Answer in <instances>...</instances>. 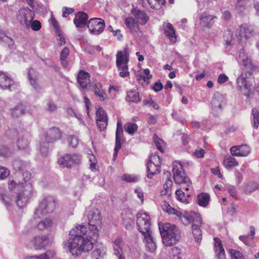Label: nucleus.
Listing matches in <instances>:
<instances>
[{
    "instance_id": "nucleus-1",
    "label": "nucleus",
    "mask_w": 259,
    "mask_h": 259,
    "mask_svg": "<svg viewBox=\"0 0 259 259\" xmlns=\"http://www.w3.org/2000/svg\"><path fill=\"white\" fill-rule=\"evenodd\" d=\"M87 217L88 225H79L72 228L69 233V239L64 242L73 256H78L82 252L91 250L99 237L97 226L101 223V212L96 208H89Z\"/></svg>"
},
{
    "instance_id": "nucleus-2",
    "label": "nucleus",
    "mask_w": 259,
    "mask_h": 259,
    "mask_svg": "<svg viewBox=\"0 0 259 259\" xmlns=\"http://www.w3.org/2000/svg\"><path fill=\"white\" fill-rule=\"evenodd\" d=\"M137 225L138 230L144 236L146 248L153 252L156 249V244L152 236L149 215L145 212H139L137 216Z\"/></svg>"
},
{
    "instance_id": "nucleus-3",
    "label": "nucleus",
    "mask_w": 259,
    "mask_h": 259,
    "mask_svg": "<svg viewBox=\"0 0 259 259\" xmlns=\"http://www.w3.org/2000/svg\"><path fill=\"white\" fill-rule=\"evenodd\" d=\"M159 229L162 242L166 246H172L180 240L181 231L176 225L165 223L163 225H159Z\"/></svg>"
},
{
    "instance_id": "nucleus-4",
    "label": "nucleus",
    "mask_w": 259,
    "mask_h": 259,
    "mask_svg": "<svg viewBox=\"0 0 259 259\" xmlns=\"http://www.w3.org/2000/svg\"><path fill=\"white\" fill-rule=\"evenodd\" d=\"M236 83L238 90L242 94L247 98H250L252 96L255 84L254 76L251 72H242L237 78Z\"/></svg>"
},
{
    "instance_id": "nucleus-5",
    "label": "nucleus",
    "mask_w": 259,
    "mask_h": 259,
    "mask_svg": "<svg viewBox=\"0 0 259 259\" xmlns=\"http://www.w3.org/2000/svg\"><path fill=\"white\" fill-rule=\"evenodd\" d=\"M129 51L127 48L123 51H118L116 56V64L117 69L119 71V75L122 78L130 75L127 63L129 61Z\"/></svg>"
},
{
    "instance_id": "nucleus-6",
    "label": "nucleus",
    "mask_w": 259,
    "mask_h": 259,
    "mask_svg": "<svg viewBox=\"0 0 259 259\" xmlns=\"http://www.w3.org/2000/svg\"><path fill=\"white\" fill-rule=\"evenodd\" d=\"M172 166L173 177L175 183L185 185L183 189L188 191L189 186L191 184V182L184 172L182 165L179 161H175Z\"/></svg>"
},
{
    "instance_id": "nucleus-7",
    "label": "nucleus",
    "mask_w": 259,
    "mask_h": 259,
    "mask_svg": "<svg viewBox=\"0 0 259 259\" xmlns=\"http://www.w3.org/2000/svg\"><path fill=\"white\" fill-rule=\"evenodd\" d=\"M19 187L20 192L17 195L16 203L19 207L22 208L26 205L31 196L33 191L32 185L30 182H26L22 183Z\"/></svg>"
},
{
    "instance_id": "nucleus-8",
    "label": "nucleus",
    "mask_w": 259,
    "mask_h": 259,
    "mask_svg": "<svg viewBox=\"0 0 259 259\" xmlns=\"http://www.w3.org/2000/svg\"><path fill=\"white\" fill-rule=\"evenodd\" d=\"M56 201L52 196H47L44 198L40 202L38 207L34 213L38 218L48 213L52 212L55 208Z\"/></svg>"
},
{
    "instance_id": "nucleus-9",
    "label": "nucleus",
    "mask_w": 259,
    "mask_h": 259,
    "mask_svg": "<svg viewBox=\"0 0 259 259\" xmlns=\"http://www.w3.org/2000/svg\"><path fill=\"white\" fill-rule=\"evenodd\" d=\"M34 12L28 8H23L19 10L17 15V20L26 28L30 27L31 21L34 19Z\"/></svg>"
},
{
    "instance_id": "nucleus-10",
    "label": "nucleus",
    "mask_w": 259,
    "mask_h": 259,
    "mask_svg": "<svg viewBox=\"0 0 259 259\" xmlns=\"http://www.w3.org/2000/svg\"><path fill=\"white\" fill-rule=\"evenodd\" d=\"M88 27L92 34L99 35L104 29V21L101 18H92L88 22Z\"/></svg>"
},
{
    "instance_id": "nucleus-11",
    "label": "nucleus",
    "mask_w": 259,
    "mask_h": 259,
    "mask_svg": "<svg viewBox=\"0 0 259 259\" xmlns=\"http://www.w3.org/2000/svg\"><path fill=\"white\" fill-rule=\"evenodd\" d=\"M13 134V136H19V138L17 141V146L20 149H25L26 148L29 144L30 135L29 133L24 132H18L16 129H13L8 132Z\"/></svg>"
},
{
    "instance_id": "nucleus-12",
    "label": "nucleus",
    "mask_w": 259,
    "mask_h": 259,
    "mask_svg": "<svg viewBox=\"0 0 259 259\" xmlns=\"http://www.w3.org/2000/svg\"><path fill=\"white\" fill-rule=\"evenodd\" d=\"M255 32L253 27L247 24H243L240 25L236 32V36L240 40L243 38L248 39L253 36Z\"/></svg>"
},
{
    "instance_id": "nucleus-13",
    "label": "nucleus",
    "mask_w": 259,
    "mask_h": 259,
    "mask_svg": "<svg viewBox=\"0 0 259 259\" xmlns=\"http://www.w3.org/2000/svg\"><path fill=\"white\" fill-rule=\"evenodd\" d=\"M224 99L223 95L219 93L214 94L211 101V109L212 113L218 116L222 111Z\"/></svg>"
},
{
    "instance_id": "nucleus-14",
    "label": "nucleus",
    "mask_w": 259,
    "mask_h": 259,
    "mask_svg": "<svg viewBox=\"0 0 259 259\" xmlns=\"http://www.w3.org/2000/svg\"><path fill=\"white\" fill-rule=\"evenodd\" d=\"M62 134L59 128L53 127L45 132L41 138H43L47 143H52L60 140Z\"/></svg>"
},
{
    "instance_id": "nucleus-15",
    "label": "nucleus",
    "mask_w": 259,
    "mask_h": 259,
    "mask_svg": "<svg viewBox=\"0 0 259 259\" xmlns=\"http://www.w3.org/2000/svg\"><path fill=\"white\" fill-rule=\"evenodd\" d=\"M159 159V157L153 155L150 157L149 162L147 163V177L152 179L155 175L158 174L160 172V167L158 164H155L152 160Z\"/></svg>"
},
{
    "instance_id": "nucleus-16",
    "label": "nucleus",
    "mask_w": 259,
    "mask_h": 259,
    "mask_svg": "<svg viewBox=\"0 0 259 259\" xmlns=\"http://www.w3.org/2000/svg\"><path fill=\"white\" fill-rule=\"evenodd\" d=\"M202 224V219L200 215H196V220L194 223L192 224V230L195 241L200 243L202 239V232L200 229V226Z\"/></svg>"
},
{
    "instance_id": "nucleus-17",
    "label": "nucleus",
    "mask_w": 259,
    "mask_h": 259,
    "mask_svg": "<svg viewBox=\"0 0 259 259\" xmlns=\"http://www.w3.org/2000/svg\"><path fill=\"white\" fill-rule=\"evenodd\" d=\"M250 152L249 147L246 145L234 146L231 148V154L235 156H246Z\"/></svg>"
},
{
    "instance_id": "nucleus-18",
    "label": "nucleus",
    "mask_w": 259,
    "mask_h": 259,
    "mask_svg": "<svg viewBox=\"0 0 259 259\" xmlns=\"http://www.w3.org/2000/svg\"><path fill=\"white\" fill-rule=\"evenodd\" d=\"M123 135V130L122 123L120 121H118L117 123V127L116 131V138H115V146L114 148V157H116L117 155L118 150L121 147V138Z\"/></svg>"
},
{
    "instance_id": "nucleus-19",
    "label": "nucleus",
    "mask_w": 259,
    "mask_h": 259,
    "mask_svg": "<svg viewBox=\"0 0 259 259\" xmlns=\"http://www.w3.org/2000/svg\"><path fill=\"white\" fill-rule=\"evenodd\" d=\"M28 76L31 86L33 88L35 91L37 92H39L41 90V88L38 83V72L33 69L30 68L28 70Z\"/></svg>"
},
{
    "instance_id": "nucleus-20",
    "label": "nucleus",
    "mask_w": 259,
    "mask_h": 259,
    "mask_svg": "<svg viewBox=\"0 0 259 259\" xmlns=\"http://www.w3.org/2000/svg\"><path fill=\"white\" fill-rule=\"evenodd\" d=\"M137 22L141 25H145L149 20L147 14L143 11L137 9H134L132 11Z\"/></svg>"
},
{
    "instance_id": "nucleus-21",
    "label": "nucleus",
    "mask_w": 259,
    "mask_h": 259,
    "mask_svg": "<svg viewBox=\"0 0 259 259\" xmlns=\"http://www.w3.org/2000/svg\"><path fill=\"white\" fill-rule=\"evenodd\" d=\"M88 19V15L83 12H79L75 16L73 22L77 28H82L85 26Z\"/></svg>"
},
{
    "instance_id": "nucleus-22",
    "label": "nucleus",
    "mask_w": 259,
    "mask_h": 259,
    "mask_svg": "<svg viewBox=\"0 0 259 259\" xmlns=\"http://www.w3.org/2000/svg\"><path fill=\"white\" fill-rule=\"evenodd\" d=\"M35 249H40L49 244V238L46 235L37 236L33 238L31 241Z\"/></svg>"
},
{
    "instance_id": "nucleus-23",
    "label": "nucleus",
    "mask_w": 259,
    "mask_h": 259,
    "mask_svg": "<svg viewBox=\"0 0 259 259\" xmlns=\"http://www.w3.org/2000/svg\"><path fill=\"white\" fill-rule=\"evenodd\" d=\"M163 28L165 35L168 37L171 41L176 42V32L172 24L168 22H164L163 24Z\"/></svg>"
},
{
    "instance_id": "nucleus-24",
    "label": "nucleus",
    "mask_w": 259,
    "mask_h": 259,
    "mask_svg": "<svg viewBox=\"0 0 259 259\" xmlns=\"http://www.w3.org/2000/svg\"><path fill=\"white\" fill-rule=\"evenodd\" d=\"M90 75L89 73L80 71L77 76V81L82 89H85L90 83Z\"/></svg>"
},
{
    "instance_id": "nucleus-25",
    "label": "nucleus",
    "mask_w": 259,
    "mask_h": 259,
    "mask_svg": "<svg viewBox=\"0 0 259 259\" xmlns=\"http://www.w3.org/2000/svg\"><path fill=\"white\" fill-rule=\"evenodd\" d=\"M217 17L210 15H207L205 13L202 14L200 17V25L206 28H210L213 24L212 20Z\"/></svg>"
},
{
    "instance_id": "nucleus-26",
    "label": "nucleus",
    "mask_w": 259,
    "mask_h": 259,
    "mask_svg": "<svg viewBox=\"0 0 259 259\" xmlns=\"http://www.w3.org/2000/svg\"><path fill=\"white\" fill-rule=\"evenodd\" d=\"M106 248L102 244H97L92 253V259H102L106 254Z\"/></svg>"
},
{
    "instance_id": "nucleus-27",
    "label": "nucleus",
    "mask_w": 259,
    "mask_h": 259,
    "mask_svg": "<svg viewBox=\"0 0 259 259\" xmlns=\"http://www.w3.org/2000/svg\"><path fill=\"white\" fill-rule=\"evenodd\" d=\"M214 240L215 242L214 247L215 251L217 254V259H225V250L223 247L221 240L219 238H214Z\"/></svg>"
},
{
    "instance_id": "nucleus-28",
    "label": "nucleus",
    "mask_w": 259,
    "mask_h": 259,
    "mask_svg": "<svg viewBox=\"0 0 259 259\" xmlns=\"http://www.w3.org/2000/svg\"><path fill=\"white\" fill-rule=\"evenodd\" d=\"M14 81L3 72L0 79V88L5 90H10Z\"/></svg>"
},
{
    "instance_id": "nucleus-29",
    "label": "nucleus",
    "mask_w": 259,
    "mask_h": 259,
    "mask_svg": "<svg viewBox=\"0 0 259 259\" xmlns=\"http://www.w3.org/2000/svg\"><path fill=\"white\" fill-rule=\"evenodd\" d=\"M122 242L121 239H116L113 243L114 254L117 256L119 259H125V258L122 255Z\"/></svg>"
},
{
    "instance_id": "nucleus-30",
    "label": "nucleus",
    "mask_w": 259,
    "mask_h": 259,
    "mask_svg": "<svg viewBox=\"0 0 259 259\" xmlns=\"http://www.w3.org/2000/svg\"><path fill=\"white\" fill-rule=\"evenodd\" d=\"M25 108L22 104H17L11 109V115L13 117L18 118L25 113Z\"/></svg>"
},
{
    "instance_id": "nucleus-31",
    "label": "nucleus",
    "mask_w": 259,
    "mask_h": 259,
    "mask_svg": "<svg viewBox=\"0 0 259 259\" xmlns=\"http://www.w3.org/2000/svg\"><path fill=\"white\" fill-rule=\"evenodd\" d=\"M0 41L7 45L10 49H13L14 46L13 39L6 35L4 31L0 30Z\"/></svg>"
},
{
    "instance_id": "nucleus-32",
    "label": "nucleus",
    "mask_w": 259,
    "mask_h": 259,
    "mask_svg": "<svg viewBox=\"0 0 259 259\" xmlns=\"http://www.w3.org/2000/svg\"><path fill=\"white\" fill-rule=\"evenodd\" d=\"M196 215L198 214H194V215H190L188 213L183 214L181 213V216L178 217L181 219L183 224L185 225H188L191 223H194V221L196 220Z\"/></svg>"
},
{
    "instance_id": "nucleus-33",
    "label": "nucleus",
    "mask_w": 259,
    "mask_h": 259,
    "mask_svg": "<svg viewBox=\"0 0 259 259\" xmlns=\"http://www.w3.org/2000/svg\"><path fill=\"white\" fill-rule=\"evenodd\" d=\"M126 100L127 102L138 103L140 102L139 94L136 91H130L127 93Z\"/></svg>"
},
{
    "instance_id": "nucleus-34",
    "label": "nucleus",
    "mask_w": 259,
    "mask_h": 259,
    "mask_svg": "<svg viewBox=\"0 0 259 259\" xmlns=\"http://www.w3.org/2000/svg\"><path fill=\"white\" fill-rule=\"evenodd\" d=\"M210 197L207 193H202L197 196L198 204L201 206L206 207L209 203Z\"/></svg>"
},
{
    "instance_id": "nucleus-35",
    "label": "nucleus",
    "mask_w": 259,
    "mask_h": 259,
    "mask_svg": "<svg viewBox=\"0 0 259 259\" xmlns=\"http://www.w3.org/2000/svg\"><path fill=\"white\" fill-rule=\"evenodd\" d=\"M258 189V184L254 182H250L245 184L244 187V191L246 194H249Z\"/></svg>"
},
{
    "instance_id": "nucleus-36",
    "label": "nucleus",
    "mask_w": 259,
    "mask_h": 259,
    "mask_svg": "<svg viewBox=\"0 0 259 259\" xmlns=\"http://www.w3.org/2000/svg\"><path fill=\"white\" fill-rule=\"evenodd\" d=\"M126 26L130 29L131 32H136L139 29V26L135 23L132 17H127L125 20Z\"/></svg>"
},
{
    "instance_id": "nucleus-37",
    "label": "nucleus",
    "mask_w": 259,
    "mask_h": 259,
    "mask_svg": "<svg viewBox=\"0 0 259 259\" xmlns=\"http://www.w3.org/2000/svg\"><path fill=\"white\" fill-rule=\"evenodd\" d=\"M55 256V253L52 251H47L44 254H40L38 256H27L25 259H51Z\"/></svg>"
},
{
    "instance_id": "nucleus-38",
    "label": "nucleus",
    "mask_w": 259,
    "mask_h": 259,
    "mask_svg": "<svg viewBox=\"0 0 259 259\" xmlns=\"http://www.w3.org/2000/svg\"><path fill=\"white\" fill-rule=\"evenodd\" d=\"M224 165L226 168L232 167L237 166L238 162L233 157L228 156L225 157L224 160Z\"/></svg>"
},
{
    "instance_id": "nucleus-39",
    "label": "nucleus",
    "mask_w": 259,
    "mask_h": 259,
    "mask_svg": "<svg viewBox=\"0 0 259 259\" xmlns=\"http://www.w3.org/2000/svg\"><path fill=\"white\" fill-rule=\"evenodd\" d=\"M176 197L177 198L178 200H179L180 201L185 203H188L189 201L188 198L186 197V195L187 197H190V194L187 193L185 194V192L183 191L181 189L177 190L176 191Z\"/></svg>"
},
{
    "instance_id": "nucleus-40",
    "label": "nucleus",
    "mask_w": 259,
    "mask_h": 259,
    "mask_svg": "<svg viewBox=\"0 0 259 259\" xmlns=\"http://www.w3.org/2000/svg\"><path fill=\"white\" fill-rule=\"evenodd\" d=\"M70 157V154H68L65 155L63 157L59 159V164L63 167H70L71 166Z\"/></svg>"
},
{
    "instance_id": "nucleus-41",
    "label": "nucleus",
    "mask_w": 259,
    "mask_h": 259,
    "mask_svg": "<svg viewBox=\"0 0 259 259\" xmlns=\"http://www.w3.org/2000/svg\"><path fill=\"white\" fill-rule=\"evenodd\" d=\"M248 4L236 0L235 9L236 12L238 14H242L247 8Z\"/></svg>"
},
{
    "instance_id": "nucleus-42",
    "label": "nucleus",
    "mask_w": 259,
    "mask_h": 259,
    "mask_svg": "<svg viewBox=\"0 0 259 259\" xmlns=\"http://www.w3.org/2000/svg\"><path fill=\"white\" fill-rule=\"evenodd\" d=\"M53 222L49 219H46L43 221L39 222L37 225V228L42 230L45 229H48L52 226Z\"/></svg>"
},
{
    "instance_id": "nucleus-43",
    "label": "nucleus",
    "mask_w": 259,
    "mask_h": 259,
    "mask_svg": "<svg viewBox=\"0 0 259 259\" xmlns=\"http://www.w3.org/2000/svg\"><path fill=\"white\" fill-rule=\"evenodd\" d=\"M138 125L133 122H127L124 125L125 131L130 135L134 134L138 130Z\"/></svg>"
},
{
    "instance_id": "nucleus-44",
    "label": "nucleus",
    "mask_w": 259,
    "mask_h": 259,
    "mask_svg": "<svg viewBox=\"0 0 259 259\" xmlns=\"http://www.w3.org/2000/svg\"><path fill=\"white\" fill-rule=\"evenodd\" d=\"M252 114L253 120V126L255 128H257L259 125V109L257 108H253L252 109Z\"/></svg>"
},
{
    "instance_id": "nucleus-45",
    "label": "nucleus",
    "mask_w": 259,
    "mask_h": 259,
    "mask_svg": "<svg viewBox=\"0 0 259 259\" xmlns=\"http://www.w3.org/2000/svg\"><path fill=\"white\" fill-rule=\"evenodd\" d=\"M0 199L7 206H10L13 198L12 196L8 193L0 194Z\"/></svg>"
},
{
    "instance_id": "nucleus-46",
    "label": "nucleus",
    "mask_w": 259,
    "mask_h": 259,
    "mask_svg": "<svg viewBox=\"0 0 259 259\" xmlns=\"http://www.w3.org/2000/svg\"><path fill=\"white\" fill-rule=\"evenodd\" d=\"M165 175L167 177V179L163 185V188L165 189L166 193H171V188L172 186V182L170 179L168 178V177L170 176V174L169 172L167 171L165 174Z\"/></svg>"
},
{
    "instance_id": "nucleus-47",
    "label": "nucleus",
    "mask_w": 259,
    "mask_h": 259,
    "mask_svg": "<svg viewBox=\"0 0 259 259\" xmlns=\"http://www.w3.org/2000/svg\"><path fill=\"white\" fill-rule=\"evenodd\" d=\"M49 143H47L43 138H41L40 141V151L41 154L44 156H46L48 152Z\"/></svg>"
},
{
    "instance_id": "nucleus-48",
    "label": "nucleus",
    "mask_w": 259,
    "mask_h": 259,
    "mask_svg": "<svg viewBox=\"0 0 259 259\" xmlns=\"http://www.w3.org/2000/svg\"><path fill=\"white\" fill-rule=\"evenodd\" d=\"M165 211L168 214H174L177 215V217L181 216V212L179 211L176 209L171 207L170 205L167 203L164 204V208Z\"/></svg>"
},
{
    "instance_id": "nucleus-49",
    "label": "nucleus",
    "mask_w": 259,
    "mask_h": 259,
    "mask_svg": "<svg viewBox=\"0 0 259 259\" xmlns=\"http://www.w3.org/2000/svg\"><path fill=\"white\" fill-rule=\"evenodd\" d=\"M92 90L95 94L100 98V100L103 101L104 98L101 90V85L100 84H94L92 87Z\"/></svg>"
},
{
    "instance_id": "nucleus-50",
    "label": "nucleus",
    "mask_w": 259,
    "mask_h": 259,
    "mask_svg": "<svg viewBox=\"0 0 259 259\" xmlns=\"http://www.w3.org/2000/svg\"><path fill=\"white\" fill-rule=\"evenodd\" d=\"M238 62L242 65L244 67L249 68L251 66V61L250 60L246 57H243L242 56V55H239V57L238 59Z\"/></svg>"
},
{
    "instance_id": "nucleus-51",
    "label": "nucleus",
    "mask_w": 259,
    "mask_h": 259,
    "mask_svg": "<svg viewBox=\"0 0 259 259\" xmlns=\"http://www.w3.org/2000/svg\"><path fill=\"white\" fill-rule=\"evenodd\" d=\"M122 180L128 183H135L139 180V178L134 175L124 174L122 176Z\"/></svg>"
},
{
    "instance_id": "nucleus-52",
    "label": "nucleus",
    "mask_w": 259,
    "mask_h": 259,
    "mask_svg": "<svg viewBox=\"0 0 259 259\" xmlns=\"http://www.w3.org/2000/svg\"><path fill=\"white\" fill-rule=\"evenodd\" d=\"M97 120L100 121L107 120V116L105 111L101 108H99L96 112Z\"/></svg>"
},
{
    "instance_id": "nucleus-53",
    "label": "nucleus",
    "mask_w": 259,
    "mask_h": 259,
    "mask_svg": "<svg viewBox=\"0 0 259 259\" xmlns=\"http://www.w3.org/2000/svg\"><path fill=\"white\" fill-rule=\"evenodd\" d=\"M67 141L69 145L73 148H76L78 144V138L75 136H69L67 138Z\"/></svg>"
},
{
    "instance_id": "nucleus-54",
    "label": "nucleus",
    "mask_w": 259,
    "mask_h": 259,
    "mask_svg": "<svg viewBox=\"0 0 259 259\" xmlns=\"http://www.w3.org/2000/svg\"><path fill=\"white\" fill-rule=\"evenodd\" d=\"M30 27L34 31H38L40 29L41 25L39 21L32 20L30 22Z\"/></svg>"
},
{
    "instance_id": "nucleus-55",
    "label": "nucleus",
    "mask_w": 259,
    "mask_h": 259,
    "mask_svg": "<svg viewBox=\"0 0 259 259\" xmlns=\"http://www.w3.org/2000/svg\"><path fill=\"white\" fill-rule=\"evenodd\" d=\"M230 253L234 259H245L243 255L237 250L231 249Z\"/></svg>"
},
{
    "instance_id": "nucleus-56",
    "label": "nucleus",
    "mask_w": 259,
    "mask_h": 259,
    "mask_svg": "<svg viewBox=\"0 0 259 259\" xmlns=\"http://www.w3.org/2000/svg\"><path fill=\"white\" fill-rule=\"evenodd\" d=\"M23 162L18 159H16L13 161L12 165L14 169L16 170H20L22 169Z\"/></svg>"
},
{
    "instance_id": "nucleus-57",
    "label": "nucleus",
    "mask_w": 259,
    "mask_h": 259,
    "mask_svg": "<svg viewBox=\"0 0 259 259\" xmlns=\"http://www.w3.org/2000/svg\"><path fill=\"white\" fill-rule=\"evenodd\" d=\"M96 123L100 131L104 130V129L106 128L108 123L107 120L105 119L104 120L101 121L96 120Z\"/></svg>"
},
{
    "instance_id": "nucleus-58",
    "label": "nucleus",
    "mask_w": 259,
    "mask_h": 259,
    "mask_svg": "<svg viewBox=\"0 0 259 259\" xmlns=\"http://www.w3.org/2000/svg\"><path fill=\"white\" fill-rule=\"evenodd\" d=\"M70 157L71 165L73 163L78 164L80 162L81 157L79 155L76 154H70Z\"/></svg>"
},
{
    "instance_id": "nucleus-59",
    "label": "nucleus",
    "mask_w": 259,
    "mask_h": 259,
    "mask_svg": "<svg viewBox=\"0 0 259 259\" xmlns=\"http://www.w3.org/2000/svg\"><path fill=\"white\" fill-rule=\"evenodd\" d=\"M171 256H182V250L178 247H174L171 249Z\"/></svg>"
},
{
    "instance_id": "nucleus-60",
    "label": "nucleus",
    "mask_w": 259,
    "mask_h": 259,
    "mask_svg": "<svg viewBox=\"0 0 259 259\" xmlns=\"http://www.w3.org/2000/svg\"><path fill=\"white\" fill-rule=\"evenodd\" d=\"M9 175V171L6 167H0V179H4L7 178Z\"/></svg>"
},
{
    "instance_id": "nucleus-61",
    "label": "nucleus",
    "mask_w": 259,
    "mask_h": 259,
    "mask_svg": "<svg viewBox=\"0 0 259 259\" xmlns=\"http://www.w3.org/2000/svg\"><path fill=\"white\" fill-rule=\"evenodd\" d=\"M47 110L49 112H53L55 111L57 109V106L53 102L50 101L47 104Z\"/></svg>"
},
{
    "instance_id": "nucleus-62",
    "label": "nucleus",
    "mask_w": 259,
    "mask_h": 259,
    "mask_svg": "<svg viewBox=\"0 0 259 259\" xmlns=\"http://www.w3.org/2000/svg\"><path fill=\"white\" fill-rule=\"evenodd\" d=\"M10 152L9 149L6 147L0 148V158L2 157H7L9 156Z\"/></svg>"
},
{
    "instance_id": "nucleus-63",
    "label": "nucleus",
    "mask_w": 259,
    "mask_h": 259,
    "mask_svg": "<svg viewBox=\"0 0 259 259\" xmlns=\"http://www.w3.org/2000/svg\"><path fill=\"white\" fill-rule=\"evenodd\" d=\"M69 53V50L67 47H64L63 50L61 51L60 58V60H64L66 59Z\"/></svg>"
},
{
    "instance_id": "nucleus-64",
    "label": "nucleus",
    "mask_w": 259,
    "mask_h": 259,
    "mask_svg": "<svg viewBox=\"0 0 259 259\" xmlns=\"http://www.w3.org/2000/svg\"><path fill=\"white\" fill-rule=\"evenodd\" d=\"M151 89L155 92H158L163 89V85L161 82L158 80L154 84V85L151 87Z\"/></svg>"
}]
</instances>
